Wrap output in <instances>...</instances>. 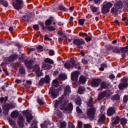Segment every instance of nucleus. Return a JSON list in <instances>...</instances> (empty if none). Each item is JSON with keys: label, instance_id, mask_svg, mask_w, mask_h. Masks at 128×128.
Returning a JSON list of instances; mask_svg holds the SVG:
<instances>
[{"label": "nucleus", "instance_id": "f257e3e1", "mask_svg": "<svg viewBox=\"0 0 128 128\" xmlns=\"http://www.w3.org/2000/svg\"><path fill=\"white\" fill-rule=\"evenodd\" d=\"M92 102H94V99L90 97L88 102H86L88 106L91 108H89L86 112V114L88 116V118H90V120H94V118H96V116H96V108L92 107Z\"/></svg>", "mask_w": 128, "mask_h": 128}, {"label": "nucleus", "instance_id": "f03ea898", "mask_svg": "<svg viewBox=\"0 0 128 128\" xmlns=\"http://www.w3.org/2000/svg\"><path fill=\"white\" fill-rule=\"evenodd\" d=\"M100 112L102 114L99 115L98 122L100 124H104L106 122V112H104V109L102 110V107L101 108Z\"/></svg>", "mask_w": 128, "mask_h": 128}, {"label": "nucleus", "instance_id": "7ed1b4c3", "mask_svg": "<svg viewBox=\"0 0 128 128\" xmlns=\"http://www.w3.org/2000/svg\"><path fill=\"white\" fill-rule=\"evenodd\" d=\"M12 4L15 10H20L22 9V6L24 4V2L22 0H14L12 2Z\"/></svg>", "mask_w": 128, "mask_h": 128}, {"label": "nucleus", "instance_id": "20e7f679", "mask_svg": "<svg viewBox=\"0 0 128 128\" xmlns=\"http://www.w3.org/2000/svg\"><path fill=\"white\" fill-rule=\"evenodd\" d=\"M86 42L83 39H75L73 41V44L77 46L78 48H82V44H84Z\"/></svg>", "mask_w": 128, "mask_h": 128}, {"label": "nucleus", "instance_id": "39448f33", "mask_svg": "<svg viewBox=\"0 0 128 128\" xmlns=\"http://www.w3.org/2000/svg\"><path fill=\"white\" fill-rule=\"evenodd\" d=\"M100 82H102L100 78H94L91 81V86L94 88H98L100 86Z\"/></svg>", "mask_w": 128, "mask_h": 128}, {"label": "nucleus", "instance_id": "423d86ee", "mask_svg": "<svg viewBox=\"0 0 128 128\" xmlns=\"http://www.w3.org/2000/svg\"><path fill=\"white\" fill-rule=\"evenodd\" d=\"M33 72H34L36 73L37 76L40 78V76H42V73L40 72V66L38 64H36L32 67Z\"/></svg>", "mask_w": 128, "mask_h": 128}, {"label": "nucleus", "instance_id": "0eeeda50", "mask_svg": "<svg viewBox=\"0 0 128 128\" xmlns=\"http://www.w3.org/2000/svg\"><path fill=\"white\" fill-rule=\"evenodd\" d=\"M74 64V60H72L68 62H67L64 64V67L67 70L70 68H72V66Z\"/></svg>", "mask_w": 128, "mask_h": 128}, {"label": "nucleus", "instance_id": "6e6552de", "mask_svg": "<svg viewBox=\"0 0 128 128\" xmlns=\"http://www.w3.org/2000/svg\"><path fill=\"white\" fill-rule=\"evenodd\" d=\"M62 102H64V98L62 97L59 98L58 100H56L54 101V108H56L58 106H60L62 104Z\"/></svg>", "mask_w": 128, "mask_h": 128}, {"label": "nucleus", "instance_id": "1a4fd4ad", "mask_svg": "<svg viewBox=\"0 0 128 128\" xmlns=\"http://www.w3.org/2000/svg\"><path fill=\"white\" fill-rule=\"evenodd\" d=\"M116 112V108L114 107H110L107 110V115L108 116H112Z\"/></svg>", "mask_w": 128, "mask_h": 128}, {"label": "nucleus", "instance_id": "9d476101", "mask_svg": "<svg viewBox=\"0 0 128 128\" xmlns=\"http://www.w3.org/2000/svg\"><path fill=\"white\" fill-rule=\"evenodd\" d=\"M78 78V72L74 71L71 74V80H77Z\"/></svg>", "mask_w": 128, "mask_h": 128}, {"label": "nucleus", "instance_id": "9b49d317", "mask_svg": "<svg viewBox=\"0 0 128 128\" xmlns=\"http://www.w3.org/2000/svg\"><path fill=\"white\" fill-rule=\"evenodd\" d=\"M50 92L51 94L52 98L54 99L56 98H58V92L56 90V89H52V88H50Z\"/></svg>", "mask_w": 128, "mask_h": 128}, {"label": "nucleus", "instance_id": "f8f14e48", "mask_svg": "<svg viewBox=\"0 0 128 128\" xmlns=\"http://www.w3.org/2000/svg\"><path fill=\"white\" fill-rule=\"evenodd\" d=\"M122 2L120 0L117 1L116 3L114 4V6L115 8H116L118 10H120V8H122L123 6Z\"/></svg>", "mask_w": 128, "mask_h": 128}, {"label": "nucleus", "instance_id": "ddd939ff", "mask_svg": "<svg viewBox=\"0 0 128 128\" xmlns=\"http://www.w3.org/2000/svg\"><path fill=\"white\" fill-rule=\"evenodd\" d=\"M100 88H102V90H104V88H108L110 86V84H108V83H107L105 82H100Z\"/></svg>", "mask_w": 128, "mask_h": 128}, {"label": "nucleus", "instance_id": "4468645a", "mask_svg": "<svg viewBox=\"0 0 128 128\" xmlns=\"http://www.w3.org/2000/svg\"><path fill=\"white\" fill-rule=\"evenodd\" d=\"M120 122V117L116 116L112 118V124H118Z\"/></svg>", "mask_w": 128, "mask_h": 128}, {"label": "nucleus", "instance_id": "2eb2a0df", "mask_svg": "<svg viewBox=\"0 0 128 128\" xmlns=\"http://www.w3.org/2000/svg\"><path fill=\"white\" fill-rule=\"evenodd\" d=\"M24 117H22V116H20L18 117V122L20 128H22V126H24Z\"/></svg>", "mask_w": 128, "mask_h": 128}, {"label": "nucleus", "instance_id": "dca6fc26", "mask_svg": "<svg viewBox=\"0 0 128 128\" xmlns=\"http://www.w3.org/2000/svg\"><path fill=\"white\" fill-rule=\"evenodd\" d=\"M103 92L104 93L105 97H106L107 98H108L111 96L112 94V92H110V90H104L103 91Z\"/></svg>", "mask_w": 128, "mask_h": 128}, {"label": "nucleus", "instance_id": "f3484780", "mask_svg": "<svg viewBox=\"0 0 128 128\" xmlns=\"http://www.w3.org/2000/svg\"><path fill=\"white\" fill-rule=\"evenodd\" d=\"M110 50H113V52H116V54H120V50L118 47L114 48V46H110L109 47Z\"/></svg>", "mask_w": 128, "mask_h": 128}, {"label": "nucleus", "instance_id": "a211bd4d", "mask_svg": "<svg viewBox=\"0 0 128 128\" xmlns=\"http://www.w3.org/2000/svg\"><path fill=\"white\" fill-rule=\"evenodd\" d=\"M72 108H74V106H72V104L69 103L67 106L64 108L65 111L72 112Z\"/></svg>", "mask_w": 128, "mask_h": 128}, {"label": "nucleus", "instance_id": "6ab92c4d", "mask_svg": "<svg viewBox=\"0 0 128 128\" xmlns=\"http://www.w3.org/2000/svg\"><path fill=\"white\" fill-rule=\"evenodd\" d=\"M17 58H18V55L16 54H13L9 57V58H8V60L10 62H14L16 60Z\"/></svg>", "mask_w": 128, "mask_h": 128}, {"label": "nucleus", "instance_id": "aec40b11", "mask_svg": "<svg viewBox=\"0 0 128 128\" xmlns=\"http://www.w3.org/2000/svg\"><path fill=\"white\" fill-rule=\"evenodd\" d=\"M3 110H6V112H8V110L10 109V104H6L2 106Z\"/></svg>", "mask_w": 128, "mask_h": 128}, {"label": "nucleus", "instance_id": "412c9836", "mask_svg": "<svg viewBox=\"0 0 128 128\" xmlns=\"http://www.w3.org/2000/svg\"><path fill=\"white\" fill-rule=\"evenodd\" d=\"M18 112L16 110H14L11 113V118H16L18 116Z\"/></svg>", "mask_w": 128, "mask_h": 128}, {"label": "nucleus", "instance_id": "4be33fe9", "mask_svg": "<svg viewBox=\"0 0 128 128\" xmlns=\"http://www.w3.org/2000/svg\"><path fill=\"white\" fill-rule=\"evenodd\" d=\"M102 12L103 14H108V12H110V10L108 8H107L106 7H105L103 5V7L102 9Z\"/></svg>", "mask_w": 128, "mask_h": 128}, {"label": "nucleus", "instance_id": "5701e85b", "mask_svg": "<svg viewBox=\"0 0 128 128\" xmlns=\"http://www.w3.org/2000/svg\"><path fill=\"white\" fill-rule=\"evenodd\" d=\"M34 61L32 60H29L26 62V66L27 68H30L32 66V64H34Z\"/></svg>", "mask_w": 128, "mask_h": 128}, {"label": "nucleus", "instance_id": "b1692460", "mask_svg": "<svg viewBox=\"0 0 128 128\" xmlns=\"http://www.w3.org/2000/svg\"><path fill=\"white\" fill-rule=\"evenodd\" d=\"M20 64L19 62H16V63H13L11 64V66L12 68H14V70H18V68L20 66Z\"/></svg>", "mask_w": 128, "mask_h": 128}, {"label": "nucleus", "instance_id": "393cba45", "mask_svg": "<svg viewBox=\"0 0 128 128\" xmlns=\"http://www.w3.org/2000/svg\"><path fill=\"white\" fill-rule=\"evenodd\" d=\"M103 6L106 8H109L110 10V8L112 6L113 4L110 2H104Z\"/></svg>", "mask_w": 128, "mask_h": 128}, {"label": "nucleus", "instance_id": "a878e982", "mask_svg": "<svg viewBox=\"0 0 128 128\" xmlns=\"http://www.w3.org/2000/svg\"><path fill=\"white\" fill-rule=\"evenodd\" d=\"M68 92H70V86L68 85L66 86L64 91V96H66Z\"/></svg>", "mask_w": 128, "mask_h": 128}, {"label": "nucleus", "instance_id": "bb28decb", "mask_svg": "<svg viewBox=\"0 0 128 128\" xmlns=\"http://www.w3.org/2000/svg\"><path fill=\"white\" fill-rule=\"evenodd\" d=\"M19 73L20 74H26V70L24 69V66H20L19 68Z\"/></svg>", "mask_w": 128, "mask_h": 128}, {"label": "nucleus", "instance_id": "cd10ccee", "mask_svg": "<svg viewBox=\"0 0 128 128\" xmlns=\"http://www.w3.org/2000/svg\"><path fill=\"white\" fill-rule=\"evenodd\" d=\"M106 98V96H104V91L100 92L98 96V100H102V98Z\"/></svg>", "mask_w": 128, "mask_h": 128}, {"label": "nucleus", "instance_id": "c85d7f7f", "mask_svg": "<svg viewBox=\"0 0 128 128\" xmlns=\"http://www.w3.org/2000/svg\"><path fill=\"white\" fill-rule=\"evenodd\" d=\"M106 98V96H104V91L100 92L98 96V100H102V98Z\"/></svg>", "mask_w": 128, "mask_h": 128}, {"label": "nucleus", "instance_id": "c756f323", "mask_svg": "<svg viewBox=\"0 0 128 128\" xmlns=\"http://www.w3.org/2000/svg\"><path fill=\"white\" fill-rule=\"evenodd\" d=\"M44 62L46 64H54V60L50 58H46L44 59Z\"/></svg>", "mask_w": 128, "mask_h": 128}, {"label": "nucleus", "instance_id": "7c9ffc66", "mask_svg": "<svg viewBox=\"0 0 128 128\" xmlns=\"http://www.w3.org/2000/svg\"><path fill=\"white\" fill-rule=\"evenodd\" d=\"M127 86H128L124 83H120L118 86L120 90H122L124 88H127Z\"/></svg>", "mask_w": 128, "mask_h": 128}, {"label": "nucleus", "instance_id": "2f4dec72", "mask_svg": "<svg viewBox=\"0 0 128 128\" xmlns=\"http://www.w3.org/2000/svg\"><path fill=\"white\" fill-rule=\"evenodd\" d=\"M86 78L84 76H81L80 78V84H86Z\"/></svg>", "mask_w": 128, "mask_h": 128}, {"label": "nucleus", "instance_id": "473e14b6", "mask_svg": "<svg viewBox=\"0 0 128 128\" xmlns=\"http://www.w3.org/2000/svg\"><path fill=\"white\" fill-rule=\"evenodd\" d=\"M58 78L59 80H64L67 78L66 75L64 74H60L58 76Z\"/></svg>", "mask_w": 128, "mask_h": 128}, {"label": "nucleus", "instance_id": "72a5a7b5", "mask_svg": "<svg viewBox=\"0 0 128 128\" xmlns=\"http://www.w3.org/2000/svg\"><path fill=\"white\" fill-rule=\"evenodd\" d=\"M52 86H54V88H58V86H60V84H58V80H53Z\"/></svg>", "mask_w": 128, "mask_h": 128}, {"label": "nucleus", "instance_id": "f704fd0d", "mask_svg": "<svg viewBox=\"0 0 128 128\" xmlns=\"http://www.w3.org/2000/svg\"><path fill=\"white\" fill-rule=\"evenodd\" d=\"M111 99L112 100H120V95L118 94H114L112 96Z\"/></svg>", "mask_w": 128, "mask_h": 128}, {"label": "nucleus", "instance_id": "c9c22d12", "mask_svg": "<svg viewBox=\"0 0 128 128\" xmlns=\"http://www.w3.org/2000/svg\"><path fill=\"white\" fill-rule=\"evenodd\" d=\"M44 80L46 84H50V76L48 75H46L44 78Z\"/></svg>", "mask_w": 128, "mask_h": 128}, {"label": "nucleus", "instance_id": "e433bc0d", "mask_svg": "<svg viewBox=\"0 0 128 128\" xmlns=\"http://www.w3.org/2000/svg\"><path fill=\"white\" fill-rule=\"evenodd\" d=\"M128 123V120L126 119V118H122L120 120V124H122V126H124V124H126Z\"/></svg>", "mask_w": 128, "mask_h": 128}, {"label": "nucleus", "instance_id": "4c0bfd02", "mask_svg": "<svg viewBox=\"0 0 128 128\" xmlns=\"http://www.w3.org/2000/svg\"><path fill=\"white\" fill-rule=\"evenodd\" d=\"M32 116L31 114H29L27 115L26 116V122H28V124H30V122H32Z\"/></svg>", "mask_w": 128, "mask_h": 128}, {"label": "nucleus", "instance_id": "58836bf2", "mask_svg": "<svg viewBox=\"0 0 128 128\" xmlns=\"http://www.w3.org/2000/svg\"><path fill=\"white\" fill-rule=\"evenodd\" d=\"M76 103L78 105V106H80L82 104V98H80V97H78L76 100H75Z\"/></svg>", "mask_w": 128, "mask_h": 128}, {"label": "nucleus", "instance_id": "ea45409f", "mask_svg": "<svg viewBox=\"0 0 128 128\" xmlns=\"http://www.w3.org/2000/svg\"><path fill=\"white\" fill-rule=\"evenodd\" d=\"M84 90H86V88H84V87H80L78 90V94H82L83 92H84Z\"/></svg>", "mask_w": 128, "mask_h": 128}, {"label": "nucleus", "instance_id": "a19ab883", "mask_svg": "<svg viewBox=\"0 0 128 128\" xmlns=\"http://www.w3.org/2000/svg\"><path fill=\"white\" fill-rule=\"evenodd\" d=\"M120 50L122 54H126V52L128 54V46L121 48Z\"/></svg>", "mask_w": 128, "mask_h": 128}, {"label": "nucleus", "instance_id": "79ce46f5", "mask_svg": "<svg viewBox=\"0 0 128 128\" xmlns=\"http://www.w3.org/2000/svg\"><path fill=\"white\" fill-rule=\"evenodd\" d=\"M90 8L91 10H92V12H98V8L94 6H90Z\"/></svg>", "mask_w": 128, "mask_h": 128}, {"label": "nucleus", "instance_id": "37998d69", "mask_svg": "<svg viewBox=\"0 0 128 128\" xmlns=\"http://www.w3.org/2000/svg\"><path fill=\"white\" fill-rule=\"evenodd\" d=\"M118 12V9L116 8L114 6V7L112 8L111 9V14H116Z\"/></svg>", "mask_w": 128, "mask_h": 128}, {"label": "nucleus", "instance_id": "c03bdc74", "mask_svg": "<svg viewBox=\"0 0 128 128\" xmlns=\"http://www.w3.org/2000/svg\"><path fill=\"white\" fill-rule=\"evenodd\" d=\"M76 110L78 114H82V109L80 108V106H77L76 107Z\"/></svg>", "mask_w": 128, "mask_h": 128}, {"label": "nucleus", "instance_id": "a18cd8bd", "mask_svg": "<svg viewBox=\"0 0 128 128\" xmlns=\"http://www.w3.org/2000/svg\"><path fill=\"white\" fill-rule=\"evenodd\" d=\"M46 28L49 32H54L56 30V28L52 26H47Z\"/></svg>", "mask_w": 128, "mask_h": 128}, {"label": "nucleus", "instance_id": "49530a36", "mask_svg": "<svg viewBox=\"0 0 128 128\" xmlns=\"http://www.w3.org/2000/svg\"><path fill=\"white\" fill-rule=\"evenodd\" d=\"M121 82L122 84H126V86H128V78H124L121 80Z\"/></svg>", "mask_w": 128, "mask_h": 128}, {"label": "nucleus", "instance_id": "de8ad7c7", "mask_svg": "<svg viewBox=\"0 0 128 128\" xmlns=\"http://www.w3.org/2000/svg\"><path fill=\"white\" fill-rule=\"evenodd\" d=\"M79 36H82L83 38H84V36H88V35L86 33H84V32H80L78 34Z\"/></svg>", "mask_w": 128, "mask_h": 128}, {"label": "nucleus", "instance_id": "09e8293b", "mask_svg": "<svg viewBox=\"0 0 128 128\" xmlns=\"http://www.w3.org/2000/svg\"><path fill=\"white\" fill-rule=\"evenodd\" d=\"M52 24V20H50V19L47 20L45 22V24H46V26H50V24Z\"/></svg>", "mask_w": 128, "mask_h": 128}, {"label": "nucleus", "instance_id": "8fccbe9b", "mask_svg": "<svg viewBox=\"0 0 128 128\" xmlns=\"http://www.w3.org/2000/svg\"><path fill=\"white\" fill-rule=\"evenodd\" d=\"M66 122H63L60 124V128H66Z\"/></svg>", "mask_w": 128, "mask_h": 128}, {"label": "nucleus", "instance_id": "3c124183", "mask_svg": "<svg viewBox=\"0 0 128 128\" xmlns=\"http://www.w3.org/2000/svg\"><path fill=\"white\" fill-rule=\"evenodd\" d=\"M2 6H4L5 8H8V2L3 0V1L1 3Z\"/></svg>", "mask_w": 128, "mask_h": 128}, {"label": "nucleus", "instance_id": "603ef678", "mask_svg": "<svg viewBox=\"0 0 128 128\" xmlns=\"http://www.w3.org/2000/svg\"><path fill=\"white\" fill-rule=\"evenodd\" d=\"M18 61L20 62H26V58L23 56H20Z\"/></svg>", "mask_w": 128, "mask_h": 128}, {"label": "nucleus", "instance_id": "864d4df0", "mask_svg": "<svg viewBox=\"0 0 128 128\" xmlns=\"http://www.w3.org/2000/svg\"><path fill=\"white\" fill-rule=\"evenodd\" d=\"M84 22H86V20L80 19L78 20V24H80V26H84Z\"/></svg>", "mask_w": 128, "mask_h": 128}, {"label": "nucleus", "instance_id": "5fc2aeb1", "mask_svg": "<svg viewBox=\"0 0 128 128\" xmlns=\"http://www.w3.org/2000/svg\"><path fill=\"white\" fill-rule=\"evenodd\" d=\"M44 82H46L44 79V78H41L39 82V85L44 86Z\"/></svg>", "mask_w": 128, "mask_h": 128}, {"label": "nucleus", "instance_id": "6e6d98bb", "mask_svg": "<svg viewBox=\"0 0 128 128\" xmlns=\"http://www.w3.org/2000/svg\"><path fill=\"white\" fill-rule=\"evenodd\" d=\"M28 52L29 54H32V52H34V50H36L34 48H30L28 49Z\"/></svg>", "mask_w": 128, "mask_h": 128}, {"label": "nucleus", "instance_id": "4d7b16f0", "mask_svg": "<svg viewBox=\"0 0 128 128\" xmlns=\"http://www.w3.org/2000/svg\"><path fill=\"white\" fill-rule=\"evenodd\" d=\"M84 40H85L86 42H92V38H90L88 36H87L84 38Z\"/></svg>", "mask_w": 128, "mask_h": 128}, {"label": "nucleus", "instance_id": "13d9d810", "mask_svg": "<svg viewBox=\"0 0 128 128\" xmlns=\"http://www.w3.org/2000/svg\"><path fill=\"white\" fill-rule=\"evenodd\" d=\"M82 62L84 64H88V60L86 59V58H83L82 59Z\"/></svg>", "mask_w": 128, "mask_h": 128}, {"label": "nucleus", "instance_id": "bf43d9fd", "mask_svg": "<svg viewBox=\"0 0 128 128\" xmlns=\"http://www.w3.org/2000/svg\"><path fill=\"white\" fill-rule=\"evenodd\" d=\"M59 10H63L64 12L66 10V8H64L62 5L59 6Z\"/></svg>", "mask_w": 128, "mask_h": 128}, {"label": "nucleus", "instance_id": "052dcab7", "mask_svg": "<svg viewBox=\"0 0 128 128\" xmlns=\"http://www.w3.org/2000/svg\"><path fill=\"white\" fill-rule=\"evenodd\" d=\"M58 34L60 36H62V38H66V34L60 31L58 32Z\"/></svg>", "mask_w": 128, "mask_h": 128}, {"label": "nucleus", "instance_id": "680f3d73", "mask_svg": "<svg viewBox=\"0 0 128 128\" xmlns=\"http://www.w3.org/2000/svg\"><path fill=\"white\" fill-rule=\"evenodd\" d=\"M124 102H128V95H125L124 96V99H123Z\"/></svg>", "mask_w": 128, "mask_h": 128}, {"label": "nucleus", "instance_id": "e2e57ef3", "mask_svg": "<svg viewBox=\"0 0 128 128\" xmlns=\"http://www.w3.org/2000/svg\"><path fill=\"white\" fill-rule=\"evenodd\" d=\"M38 102L39 104H44V100L42 99H38Z\"/></svg>", "mask_w": 128, "mask_h": 128}, {"label": "nucleus", "instance_id": "0e129e2a", "mask_svg": "<svg viewBox=\"0 0 128 128\" xmlns=\"http://www.w3.org/2000/svg\"><path fill=\"white\" fill-rule=\"evenodd\" d=\"M92 125L90 124H84V128H92Z\"/></svg>", "mask_w": 128, "mask_h": 128}, {"label": "nucleus", "instance_id": "69168bd1", "mask_svg": "<svg viewBox=\"0 0 128 128\" xmlns=\"http://www.w3.org/2000/svg\"><path fill=\"white\" fill-rule=\"evenodd\" d=\"M42 48L43 47L42 46H39L38 48H37V50H38V52H42Z\"/></svg>", "mask_w": 128, "mask_h": 128}, {"label": "nucleus", "instance_id": "338daca9", "mask_svg": "<svg viewBox=\"0 0 128 128\" xmlns=\"http://www.w3.org/2000/svg\"><path fill=\"white\" fill-rule=\"evenodd\" d=\"M41 128H46L48 127V126L46 124V122H44V123L41 124Z\"/></svg>", "mask_w": 128, "mask_h": 128}, {"label": "nucleus", "instance_id": "774afa93", "mask_svg": "<svg viewBox=\"0 0 128 128\" xmlns=\"http://www.w3.org/2000/svg\"><path fill=\"white\" fill-rule=\"evenodd\" d=\"M122 20L125 22L126 26H128V19L126 18H122Z\"/></svg>", "mask_w": 128, "mask_h": 128}]
</instances>
